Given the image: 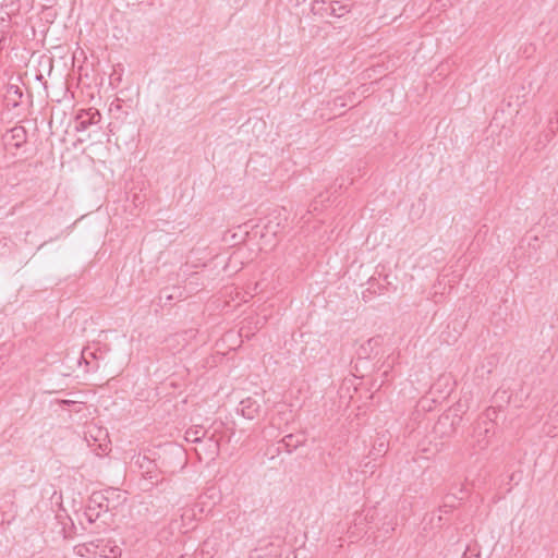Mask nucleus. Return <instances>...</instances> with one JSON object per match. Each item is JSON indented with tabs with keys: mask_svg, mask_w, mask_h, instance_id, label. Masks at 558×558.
<instances>
[{
	"mask_svg": "<svg viewBox=\"0 0 558 558\" xmlns=\"http://www.w3.org/2000/svg\"><path fill=\"white\" fill-rule=\"evenodd\" d=\"M2 140L8 151L20 149L27 142V131L22 125H15L3 134Z\"/></svg>",
	"mask_w": 558,
	"mask_h": 558,
	"instance_id": "nucleus-1",
	"label": "nucleus"
},
{
	"mask_svg": "<svg viewBox=\"0 0 558 558\" xmlns=\"http://www.w3.org/2000/svg\"><path fill=\"white\" fill-rule=\"evenodd\" d=\"M100 119L101 114L97 109L81 110L76 116L75 130L77 132L86 131L90 125L97 124Z\"/></svg>",
	"mask_w": 558,
	"mask_h": 558,
	"instance_id": "nucleus-2",
	"label": "nucleus"
},
{
	"mask_svg": "<svg viewBox=\"0 0 558 558\" xmlns=\"http://www.w3.org/2000/svg\"><path fill=\"white\" fill-rule=\"evenodd\" d=\"M107 495H116V489L108 488L102 492H94L88 500L89 505H92V510L108 512L111 508H114L116 505H108Z\"/></svg>",
	"mask_w": 558,
	"mask_h": 558,
	"instance_id": "nucleus-3",
	"label": "nucleus"
},
{
	"mask_svg": "<svg viewBox=\"0 0 558 558\" xmlns=\"http://www.w3.org/2000/svg\"><path fill=\"white\" fill-rule=\"evenodd\" d=\"M100 542H101L100 539H97V541L88 542L86 544H80L74 547V550L80 556H85L87 554L100 555L104 557H110V555H112V557L117 556V553H119V548L117 546L111 547L109 550V554H106L105 550L99 551L98 548H99Z\"/></svg>",
	"mask_w": 558,
	"mask_h": 558,
	"instance_id": "nucleus-4",
	"label": "nucleus"
},
{
	"mask_svg": "<svg viewBox=\"0 0 558 558\" xmlns=\"http://www.w3.org/2000/svg\"><path fill=\"white\" fill-rule=\"evenodd\" d=\"M262 408L263 407L258 398L247 397L240 402L239 411L244 417L254 420L260 415Z\"/></svg>",
	"mask_w": 558,
	"mask_h": 558,
	"instance_id": "nucleus-5",
	"label": "nucleus"
},
{
	"mask_svg": "<svg viewBox=\"0 0 558 558\" xmlns=\"http://www.w3.org/2000/svg\"><path fill=\"white\" fill-rule=\"evenodd\" d=\"M483 424L484 426H482V424L478 423L473 433L474 444L477 446L480 450H483L488 446L487 436L490 432V428L493 427V424L489 422L485 421L483 422Z\"/></svg>",
	"mask_w": 558,
	"mask_h": 558,
	"instance_id": "nucleus-6",
	"label": "nucleus"
},
{
	"mask_svg": "<svg viewBox=\"0 0 558 558\" xmlns=\"http://www.w3.org/2000/svg\"><path fill=\"white\" fill-rule=\"evenodd\" d=\"M304 441L305 437L303 435L289 434L281 439L280 444L287 452L291 453L293 450L302 446Z\"/></svg>",
	"mask_w": 558,
	"mask_h": 558,
	"instance_id": "nucleus-7",
	"label": "nucleus"
},
{
	"mask_svg": "<svg viewBox=\"0 0 558 558\" xmlns=\"http://www.w3.org/2000/svg\"><path fill=\"white\" fill-rule=\"evenodd\" d=\"M23 97V90L17 85H9L7 88L5 100L8 106L17 107L21 98Z\"/></svg>",
	"mask_w": 558,
	"mask_h": 558,
	"instance_id": "nucleus-8",
	"label": "nucleus"
},
{
	"mask_svg": "<svg viewBox=\"0 0 558 558\" xmlns=\"http://www.w3.org/2000/svg\"><path fill=\"white\" fill-rule=\"evenodd\" d=\"M324 12L331 16H343L348 11L345 5H342L339 1H331L325 8Z\"/></svg>",
	"mask_w": 558,
	"mask_h": 558,
	"instance_id": "nucleus-9",
	"label": "nucleus"
},
{
	"mask_svg": "<svg viewBox=\"0 0 558 558\" xmlns=\"http://www.w3.org/2000/svg\"><path fill=\"white\" fill-rule=\"evenodd\" d=\"M383 342L381 336L369 338L365 343L360 347V354L369 355Z\"/></svg>",
	"mask_w": 558,
	"mask_h": 558,
	"instance_id": "nucleus-10",
	"label": "nucleus"
},
{
	"mask_svg": "<svg viewBox=\"0 0 558 558\" xmlns=\"http://www.w3.org/2000/svg\"><path fill=\"white\" fill-rule=\"evenodd\" d=\"M206 434L207 430L202 426L192 427L185 432V439L191 442H198L206 436Z\"/></svg>",
	"mask_w": 558,
	"mask_h": 558,
	"instance_id": "nucleus-11",
	"label": "nucleus"
},
{
	"mask_svg": "<svg viewBox=\"0 0 558 558\" xmlns=\"http://www.w3.org/2000/svg\"><path fill=\"white\" fill-rule=\"evenodd\" d=\"M196 508H198L199 512L203 511V508H201L198 505H195L194 507H186L183 509V512L181 514L182 521H192L196 517Z\"/></svg>",
	"mask_w": 558,
	"mask_h": 558,
	"instance_id": "nucleus-12",
	"label": "nucleus"
},
{
	"mask_svg": "<svg viewBox=\"0 0 558 558\" xmlns=\"http://www.w3.org/2000/svg\"><path fill=\"white\" fill-rule=\"evenodd\" d=\"M100 513L101 511L99 510H92V505H87L86 507V510H85V515L88 520V522H95L96 520H98L100 518Z\"/></svg>",
	"mask_w": 558,
	"mask_h": 558,
	"instance_id": "nucleus-13",
	"label": "nucleus"
},
{
	"mask_svg": "<svg viewBox=\"0 0 558 558\" xmlns=\"http://www.w3.org/2000/svg\"><path fill=\"white\" fill-rule=\"evenodd\" d=\"M454 499H456V497H454V496H450V495H448V496L446 497V501H445V504L440 507V511H444L445 513H447V512H448V509H447L448 507H449V508L454 507V504H453V502H454Z\"/></svg>",
	"mask_w": 558,
	"mask_h": 558,
	"instance_id": "nucleus-14",
	"label": "nucleus"
},
{
	"mask_svg": "<svg viewBox=\"0 0 558 558\" xmlns=\"http://www.w3.org/2000/svg\"><path fill=\"white\" fill-rule=\"evenodd\" d=\"M108 496V505H113L114 497L119 498V494L116 490V495H107Z\"/></svg>",
	"mask_w": 558,
	"mask_h": 558,
	"instance_id": "nucleus-15",
	"label": "nucleus"
},
{
	"mask_svg": "<svg viewBox=\"0 0 558 558\" xmlns=\"http://www.w3.org/2000/svg\"><path fill=\"white\" fill-rule=\"evenodd\" d=\"M381 451H386L384 442H380L379 447H378V452H381Z\"/></svg>",
	"mask_w": 558,
	"mask_h": 558,
	"instance_id": "nucleus-16",
	"label": "nucleus"
},
{
	"mask_svg": "<svg viewBox=\"0 0 558 558\" xmlns=\"http://www.w3.org/2000/svg\"><path fill=\"white\" fill-rule=\"evenodd\" d=\"M553 132H548L545 134L546 141L549 142L551 138Z\"/></svg>",
	"mask_w": 558,
	"mask_h": 558,
	"instance_id": "nucleus-17",
	"label": "nucleus"
},
{
	"mask_svg": "<svg viewBox=\"0 0 558 558\" xmlns=\"http://www.w3.org/2000/svg\"><path fill=\"white\" fill-rule=\"evenodd\" d=\"M343 179L341 180V182L338 183V187L341 189L343 186Z\"/></svg>",
	"mask_w": 558,
	"mask_h": 558,
	"instance_id": "nucleus-18",
	"label": "nucleus"
},
{
	"mask_svg": "<svg viewBox=\"0 0 558 558\" xmlns=\"http://www.w3.org/2000/svg\"><path fill=\"white\" fill-rule=\"evenodd\" d=\"M306 0H295L296 4H300V3H303L305 2Z\"/></svg>",
	"mask_w": 558,
	"mask_h": 558,
	"instance_id": "nucleus-19",
	"label": "nucleus"
},
{
	"mask_svg": "<svg viewBox=\"0 0 558 558\" xmlns=\"http://www.w3.org/2000/svg\"><path fill=\"white\" fill-rule=\"evenodd\" d=\"M555 119H556V122L558 123V112L556 113V118Z\"/></svg>",
	"mask_w": 558,
	"mask_h": 558,
	"instance_id": "nucleus-20",
	"label": "nucleus"
}]
</instances>
